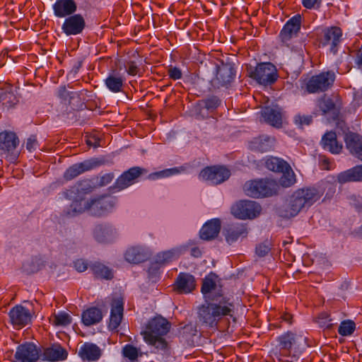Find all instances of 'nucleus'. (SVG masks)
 Masks as SVG:
<instances>
[{
    "instance_id": "obj_29",
    "label": "nucleus",
    "mask_w": 362,
    "mask_h": 362,
    "mask_svg": "<svg viewBox=\"0 0 362 362\" xmlns=\"http://www.w3.org/2000/svg\"><path fill=\"white\" fill-rule=\"evenodd\" d=\"M337 181L341 184L362 181V165H356L339 173L337 175Z\"/></svg>"
},
{
    "instance_id": "obj_14",
    "label": "nucleus",
    "mask_w": 362,
    "mask_h": 362,
    "mask_svg": "<svg viewBox=\"0 0 362 362\" xmlns=\"http://www.w3.org/2000/svg\"><path fill=\"white\" fill-rule=\"evenodd\" d=\"M344 140L349 153L362 161V136L357 133L349 132L345 134Z\"/></svg>"
},
{
    "instance_id": "obj_23",
    "label": "nucleus",
    "mask_w": 362,
    "mask_h": 362,
    "mask_svg": "<svg viewBox=\"0 0 362 362\" xmlns=\"http://www.w3.org/2000/svg\"><path fill=\"white\" fill-rule=\"evenodd\" d=\"M132 185V182L124 171L116 179L114 184L107 189V193L100 195L98 199L94 202L100 201L107 197H110L111 194L124 190Z\"/></svg>"
},
{
    "instance_id": "obj_44",
    "label": "nucleus",
    "mask_w": 362,
    "mask_h": 362,
    "mask_svg": "<svg viewBox=\"0 0 362 362\" xmlns=\"http://www.w3.org/2000/svg\"><path fill=\"white\" fill-rule=\"evenodd\" d=\"M356 329V325L352 320L343 321L339 328L338 332L341 336H349L353 334Z\"/></svg>"
},
{
    "instance_id": "obj_46",
    "label": "nucleus",
    "mask_w": 362,
    "mask_h": 362,
    "mask_svg": "<svg viewBox=\"0 0 362 362\" xmlns=\"http://www.w3.org/2000/svg\"><path fill=\"white\" fill-rule=\"evenodd\" d=\"M301 24V16L297 14L289 19L287 23L284 25L286 30L288 29L292 31L294 34L297 35L300 31Z\"/></svg>"
},
{
    "instance_id": "obj_64",
    "label": "nucleus",
    "mask_w": 362,
    "mask_h": 362,
    "mask_svg": "<svg viewBox=\"0 0 362 362\" xmlns=\"http://www.w3.org/2000/svg\"><path fill=\"white\" fill-rule=\"evenodd\" d=\"M356 63L359 68H362V45L357 52Z\"/></svg>"
},
{
    "instance_id": "obj_13",
    "label": "nucleus",
    "mask_w": 362,
    "mask_h": 362,
    "mask_svg": "<svg viewBox=\"0 0 362 362\" xmlns=\"http://www.w3.org/2000/svg\"><path fill=\"white\" fill-rule=\"evenodd\" d=\"M86 22L81 14H74L65 19L62 29L67 35H76L83 30Z\"/></svg>"
},
{
    "instance_id": "obj_61",
    "label": "nucleus",
    "mask_w": 362,
    "mask_h": 362,
    "mask_svg": "<svg viewBox=\"0 0 362 362\" xmlns=\"http://www.w3.org/2000/svg\"><path fill=\"white\" fill-rule=\"evenodd\" d=\"M329 317L327 313L320 314L318 322L321 324L322 326L329 328L332 324L330 322L331 320H329Z\"/></svg>"
},
{
    "instance_id": "obj_10",
    "label": "nucleus",
    "mask_w": 362,
    "mask_h": 362,
    "mask_svg": "<svg viewBox=\"0 0 362 362\" xmlns=\"http://www.w3.org/2000/svg\"><path fill=\"white\" fill-rule=\"evenodd\" d=\"M342 31L340 28L333 26L322 30L320 43L322 46H330V51L334 54L337 52V46L341 41Z\"/></svg>"
},
{
    "instance_id": "obj_11",
    "label": "nucleus",
    "mask_w": 362,
    "mask_h": 362,
    "mask_svg": "<svg viewBox=\"0 0 362 362\" xmlns=\"http://www.w3.org/2000/svg\"><path fill=\"white\" fill-rule=\"evenodd\" d=\"M39 358V350L33 343H25L17 347L13 362H35Z\"/></svg>"
},
{
    "instance_id": "obj_55",
    "label": "nucleus",
    "mask_w": 362,
    "mask_h": 362,
    "mask_svg": "<svg viewBox=\"0 0 362 362\" xmlns=\"http://www.w3.org/2000/svg\"><path fill=\"white\" fill-rule=\"evenodd\" d=\"M292 31L288 29L286 30V27L284 26L279 34V38L283 43H287L293 37L296 36Z\"/></svg>"
},
{
    "instance_id": "obj_63",
    "label": "nucleus",
    "mask_w": 362,
    "mask_h": 362,
    "mask_svg": "<svg viewBox=\"0 0 362 362\" xmlns=\"http://www.w3.org/2000/svg\"><path fill=\"white\" fill-rule=\"evenodd\" d=\"M86 142L89 146H93L96 148L100 146V140L94 136L87 137Z\"/></svg>"
},
{
    "instance_id": "obj_22",
    "label": "nucleus",
    "mask_w": 362,
    "mask_h": 362,
    "mask_svg": "<svg viewBox=\"0 0 362 362\" xmlns=\"http://www.w3.org/2000/svg\"><path fill=\"white\" fill-rule=\"evenodd\" d=\"M54 15L59 18L70 16L75 13L77 5L74 0H57L53 5Z\"/></svg>"
},
{
    "instance_id": "obj_47",
    "label": "nucleus",
    "mask_w": 362,
    "mask_h": 362,
    "mask_svg": "<svg viewBox=\"0 0 362 362\" xmlns=\"http://www.w3.org/2000/svg\"><path fill=\"white\" fill-rule=\"evenodd\" d=\"M86 212V205H68L64 210V215L66 217H76Z\"/></svg>"
},
{
    "instance_id": "obj_9",
    "label": "nucleus",
    "mask_w": 362,
    "mask_h": 362,
    "mask_svg": "<svg viewBox=\"0 0 362 362\" xmlns=\"http://www.w3.org/2000/svg\"><path fill=\"white\" fill-rule=\"evenodd\" d=\"M235 71L234 64L232 63H224L221 62L216 67V76L214 79L217 86L227 87L234 80Z\"/></svg>"
},
{
    "instance_id": "obj_43",
    "label": "nucleus",
    "mask_w": 362,
    "mask_h": 362,
    "mask_svg": "<svg viewBox=\"0 0 362 362\" xmlns=\"http://www.w3.org/2000/svg\"><path fill=\"white\" fill-rule=\"evenodd\" d=\"M71 322V317L66 312H60L53 315V323L56 326H67Z\"/></svg>"
},
{
    "instance_id": "obj_19",
    "label": "nucleus",
    "mask_w": 362,
    "mask_h": 362,
    "mask_svg": "<svg viewBox=\"0 0 362 362\" xmlns=\"http://www.w3.org/2000/svg\"><path fill=\"white\" fill-rule=\"evenodd\" d=\"M9 317L13 325L23 327L31 320V314L29 310L22 305L13 307L9 312Z\"/></svg>"
},
{
    "instance_id": "obj_30",
    "label": "nucleus",
    "mask_w": 362,
    "mask_h": 362,
    "mask_svg": "<svg viewBox=\"0 0 362 362\" xmlns=\"http://www.w3.org/2000/svg\"><path fill=\"white\" fill-rule=\"evenodd\" d=\"M79 356L83 360L97 361L101 356L100 349L95 344L85 343L79 350Z\"/></svg>"
},
{
    "instance_id": "obj_24",
    "label": "nucleus",
    "mask_w": 362,
    "mask_h": 362,
    "mask_svg": "<svg viewBox=\"0 0 362 362\" xmlns=\"http://www.w3.org/2000/svg\"><path fill=\"white\" fill-rule=\"evenodd\" d=\"M124 303L120 299L114 300L112 303L108 327L113 331L118 328L123 317Z\"/></svg>"
},
{
    "instance_id": "obj_42",
    "label": "nucleus",
    "mask_w": 362,
    "mask_h": 362,
    "mask_svg": "<svg viewBox=\"0 0 362 362\" xmlns=\"http://www.w3.org/2000/svg\"><path fill=\"white\" fill-rule=\"evenodd\" d=\"M179 173L180 170L177 168H169L158 172L150 173L148 175L147 178L150 180H156L163 177H167L173 175L177 174Z\"/></svg>"
},
{
    "instance_id": "obj_28",
    "label": "nucleus",
    "mask_w": 362,
    "mask_h": 362,
    "mask_svg": "<svg viewBox=\"0 0 362 362\" xmlns=\"http://www.w3.org/2000/svg\"><path fill=\"white\" fill-rule=\"evenodd\" d=\"M322 145L323 148L332 153H339L343 148L341 143L337 141V134L334 132H327L322 137Z\"/></svg>"
},
{
    "instance_id": "obj_15",
    "label": "nucleus",
    "mask_w": 362,
    "mask_h": 362,
    "mask_svg": "<svg viewBox=\"0 0 362 362\" xmlns=\"http://www.w3.org/2000/svg\"><path fill=\"white\" fill-rule=\"evenodd\" d=\"M262 211L261 205H232L231 214L237 218L252 219L258 216Z\"/></svg>"
},
{
    "instance_id": "obj_58",
    "label": "nucleus",
    "mask_w": 362,
    "mask_h": 362,
    "mask_svg": "<svg viewBox=\"0 0 362 362\" xmlns=\"http://www.w3.org/2000/svg\"><path fill=\"white\" fill-rule=\"evenodd\" d=\"M74 265L75 269L78 272H83L88 267V262L85 259H78L76 260L74 262Z\"/></svg>"
},
{
    "instance_id": "obj_27",
    "label": "nucleus",
    "mask_w": 362,
    "mask_h": 362,
    "mask_svg": "<svg viewBox=\"0 0 362 362\" xmlns=\"http://www.w3.org/2000/svg\"><path fill=\"white\" fill-rule=\"evenodd\" d=\"M175 286L180 293H189L195 288L196 281L192 274L180 273L175 281Z\"/></svg>"
},
{
    "instance_id": "obj_60",
    "label": "nucleus",
    "mask_w": 362,
    "mask_h": 362,
    "mask_svg": "<svg viewBox=\"0 0 362 362\" xmlns=\"http://www.w3.org/2000/svg\"><path fill=\"white\" fill-rule=\"evenodd\" d=\"M188 243H192V245L191 246H189L187 248V250L188 249H190V254L192 257H194L195 258L200 257L202 255V252L201 249L199 247L196 246L195 243L193 241L190 240Z\"/></svg>"
},
{
    "instance_id": "obj_17",
    "label": "nucleus",
    "mask_w": 362,
    "mask_h": 362,
    "mask_svg": "<svg viewBox=\"0 0 362 362\" xmlns=\"http://www.w3.org/2000/svg\"><path fill=\"white\" fill-rule=\"evenodd\" d=\"M170 324L164 317L161 316L156 317L151 320L147 326L146 330L142 334H155V335H165L170 330Z\"/></svg>"
},
{
    "instance_id": "obj_56",
    "label": "nucleus",
    "mask_w": 362,
    "mask_h": 362,
    "mask_svg": "<svg viewBox=\"0 0 362 362\" xmlns=\"http://www.w3.org/2000/svg\"><path fill=\"white\" fill-rule=\"evenodd\" d=\"M115 177L113 173H105L100 177L98 185L99 187H104L112 182Z\"/></svg>"
},
{
    "instance_id": "obj_51",
    "label": "nucleus",
    "mask_w": 362,
    "mask_h": 362,
    "mask_svg": "<svg viewBox=\"0 0 362 362\" xmlns=\"http://www.w3.org/2000/svg\"><path fill=\"white\" fill-rule=\"evenodd\" d=\"M122 354L132 361L137 359L139 356L138 349L132 344H126L122 349Z\"/></svg>"
},
{
    "instance_id": "obj_57",
    "label": "nucleus",
    "mask_w": 362,
    "mask_h": 362,
    "mask_svg": "<svg viewBox=\"0 0 362 362\" xmlns=\"http://www.w3.org/2000/svg\"><path fill=\"white\" fill-rule=\"evenodd\" d=\"M168 73L169 77L173 80H178L182 76L181 70L175 66H170L168 70Z\"/></svg>"
},
{
    "instance_id": "obj_20",
    "label": "nucleus",
    "mask_w": 362,
    "mask_h": 362,
    "mask_svg": "<svg viewBox=\"0 0 362 362\" xmlns=\"http://www.w3.org/2000/svg\"><path fill=\"white\" fill-rule=\"evenodd\" d=\"M151 254L148 250L142 247H132L124 255L125 259L132 264H139L148 260Z\"/></svg>"
},
{
    "instance_id": "obj_4",
    "label": "nucleus",
    "mask_w": 362,
    "mask_h": 362,
    "mask_svg": "<svg viewBox=\"0 0 362 362\" xmlns=\"http://www.w3.org/2000/svg\"><path fill=\"white\" fill-rule=\"evenodd\" d=\"M107 163V161L103 158H93L85 160L69 167L64 173L63 178L66 181H71L81 174L105 165Z\"/></svg>"
},
{
    "instance_id": "obj_6",
    "label": "nucleus",
    "mask_w": 362,
    "mask_h": 362,
    "mask_svg": "<svg viewBox=\"0 0 362 362\" xmlns=\"http://www.w3.org/2000/svg\"><path fill=\"white\" fill-rule=\"evenodd\" d=\"M230 176V171L223 165L207 166L202 169L199 174V177L203 180L208 181L214 185H220Z\"/></svg>"
},
{
    "instance_id": "obj_8",
    "label": "nucleus",
    "mask_w": 362,
    "mask_h": 362,
    "mask_svg": "<svg viewBox=\"0 0 362 362\" xmlns=\"http://www.w3.org/2000/svg\"><path fill=\"white\" fill-rule=\"evenodd\" d=\"M248 228L245 223H228L223 226L222 235L229 245L238 241L240 238H245L247 236Z\"/></svg>"
},
{
    "instance_id": "obj_3",
    "label": "nucleus",
    "mask_w": 362,
    "mask_h": 362,
    "mask_svg": "<svg viewBox=\"0 0 362 362\" xmlns=\"http://www.w3.org/2000/svg\"><path fill=\"white\" fill-rule=\"evenodd\" d=\"M247 72L251 78L264 86L274 83L279 77L276 66L270 62L259 63L255 68L250 66Z\"/></svg>"
},
{
    "instance_id": "obj_21",
    "label": "nucleus",
    "mask_w": 362,
    "mask_h": 362,
    "mask_svg": "<svg viewBox=\"0 0 362 362\" xmlns=\"http://www.w3.org/2000/svg\"><path fill=\"white\" fill-rule=\"evenodd\" d=\"M262 116L264 121L272 127H282V111L279 107H266L262 110Z\"/></svg>"
},
{
    "instance_id": "obj_12",
    "label": "nucleus",
    "mask_w": 362,
    "mask_h": 362,
    "mask_svg": "<svg viewBox=\"0 0 362 362\" xmlns=\"http://www.w3.org/2000/svg\"><path fill=\"white\" fill-rule=\"evenodd\" d=\"M94 239L100 243H110L117 238V230L109 224L96 225L93 230Z\"/></svg>"
},
{
    "instance_id": "obj_33",
    "label": "nucleus",
    "mask_w": 362,
    "mask_h": 362,
    "mask_svg": "<svg viewBox=\"0 0 362 362\" xmlns=\"http://www.w3.org/2000/svg\"><path fill=\"white\" fill-rule=\"evenodd\" d=\"M124 78L122 76L110 74L105 80L106 87L112 93H117L123 91Z\"/></svg>"
},
{
    "instance_id": "obj_26",
    "label": "nucleus",
    "mask_w": 362,
    "mask_h": 362,
    "mask_svg": "<svg viewBox=\"0 0 362 362\" xmlns=\"http://www.w3.org/2000/svg\"><path fill=\"white\" fill-rule=\"evenodd\" d=\"M19 144L14 132L4 131L0 133V150L4 153H12Z\"/></svg>"
},
{
    "instance_id": "obj_37",
    "label": "nucleus",
    "mask_w": 362,
    "mask_h": 362,
    "mask_svg": "<svg viewBox=\"0 0 362 362\" xmlns=\"http://www.w3.org/2000/svg\"><path fill=\"white\" fill-rule=\"evenodd\" d=\"M163 335L145 334L144 339L146 343L154 346L158 351H165L168 349V343Z\"/></svg>"
},
{
    "instance_id": "obj_48",
    "label": "nucleus",
    "mask_w": 362,
    "mask_h": 362,
    "mask_svg": "<svg viewBox=\"0 0 362 362\" xmlns=\"http://www.w3.org/2000/svg\"><path fill=\"white\" fill-rule=\"evenodd\" d=\"M129 177L130 180L132 182L133 185L136 182L138 178L148 173V170L145 168L135 166L130 168L127 170L125 171Z\"/></svg>"
},
{
    "instance_id": "obj_7",
    "label": "nucleus",
    "mask_w": 362,
    "mask_h": 362,
    "mask_svg": "<svg viewBox=\"0 0 362 362\" xmlns=\"http://www.w3.org/2000/svg\"><path fill=\"white\" fill-rule=\"evenodd\" d=\"M95 187L92 185L91 180L88 179L78 181L63 192L64 197L72 202H81L85 199L88 194L91 193Z\"/></svg>"
},
{
    "instance_id": "obj_36",
    "label": "nucleus",
    "mask_w": 362,
    "mask_h": 362,
    "mask_svg": "<svg viewBox=\"0 0 362 362\" xmlns=\"http://www.w3.org/2000/svg\"><path fill=\"white\" fill-rule=\"evenodd\" d=\"M114 205H86V213L95 217L107 216L113 210Z\"/></svg>"
},
{
    "instance_id": "obj_5",
    "label": "nucleus",
    "mask_w": 362,
    "mask_h": 362,
    "mask_svg": "<svg viewBox=\"0 0 362 362\" xmlns=\"http://www.w3.org/2000/svg\"><path fill=\"white\" fill-rule=\"evenodd\" d=\"M335 74L332 71L322 72L312 76L306 84V89L310 93L324 92L334 83Z\"/></svg>"
},
{
    "instance_id": "obj_52",
    "label": "nucleus",
    "mask_w": 362,
    "mask_h": 362,
    "mask_svg": "<svg viewBox=\"0 0 362 362\" xmlns=\"http://www.w3.org/2000/svg\"><path fill=\"white\" fill-rule=\"evenodd\" d=\"M160 265V264L156 260L155 262L151 264L148 269V276L152 281L155 282L157 281L159 274Z\"/></svg>"
},
{
    "instance_id": "obj_39",
    "label": "nucleus",
    "mask_w": 362,
    "mask_h": 362,
    "mask_svg": "<svg viewBox=\"0 0 362 362\" xmlns=\"http://www.w3.org/2000/svg\"><path fill=\"white\" fill-rule=\"evenodd\" d=\"M288 163L283 159L272 157L266 160V167L272 171L281 173Z\"/></svg>"
},
{
    "instance_id": "obj_34",
    "label": "nucleus",
    "mask_w": 362,
    "mask_h": 362,
    "mask_svg": "<svg viewBox=\"0 0 362 362\" xmlns=\"http://www.w3.org/2000/svg\"><path fill=\"white\" fill-rule=\"evenodd\" d=\"M89 267L93 275L98 279L110 280L113 278L112 270L100 262H93Z\"/></svg>"
},
{
    "instance_id": "obj_45",
    "label": "nucleus",
    "mask_w": 362,
    "mask_h": 362,
    "mask_svg": "<svg viewBox=\"0 0 362 362\" xmlns=\"http://www.w3.org/2000/svg\"><path fill=\"white\" fill-rule=\"evenodd\" d=\"M279 341L281 349L290 350L296 343L295 335L291 332H288L279 337Z\"/></svg>"
},
{
    "instance_id": "obj_31",
    "label": "nucleus",
    "mask_w": 362,
    "mask_h": 362,
    "mask_svg": "<svg viewBox=\"0 0 362 362\" xmlns=\"http://www.w3.org/2000/svg\"><path fill=\"white\" fill-rule=\"evenodd\" d=\"M82 322L86 326H91L99 323L103 319V313L100 309L91 307L82 313Z\"/></svg>"
},
{
    "instance_id": "obj_35",
    "label": "nucleus",
    "mask_w": 362,
    "mask_h": 362,
    "mask_svg": "<svg viewBox=\"0 0 362 362\" xmlns=\"http://www.w3.org/2000/svg\"><path fill=\"white\" fill-rule=\"evenodd\" d=\"M67 353L61 346H52L45 349L43 358L49 361L64 360L66 358Z\"/></svg>"
},
{
    "instance_id": "obj_54",
    "label": "nucleus",
    "mask_w": 362,
    "mask_h": 362,
    "mask_svg": "<svg viewBox=\"0 0 362 362\" xmlns=\"http://www.w3.org/2000/svg\"><path fill=\"white\" fill-rule=\"evenodd\" d=\"M44 266V262L41 257H35L31 259L30 272L32 273L39 271Z\"/></svg>"
},
{
    "instance_id": "obj_38",
    "label": "nucleus",
    "mask_w": 362,
    "mask_h": 362,
    "mask_svg": "<svg viewBox=\"0 0 362 362\" xmlns=\"http://www.w3.org/2000/svg\"><path fill=\"white\" fill-rule=\"evenodd\" d=\"M281 173H283L279 180V183L281 186L288 187L296 182L295 174L289 164H288Z\"/></svg>"
},
{
    "instance_id": "obj_18",
    "label": "nucleus",
    "mask_w": 362,
    "mask_h": 362,
    "mask_svg": "<svg viewBox=\"0 0 362 362\" xmlns=\"http://www.w3.org/2000/svg\"><path fill=\"white\" fill-rule=\"evenodd\" d=\"M322 196V194L315 188L300 189L292 195L293 202L297 204H308L316 202Z\"/></svg>"
},
{
    "instance_id": "obj_53",
    "label": "nucleus",
    "mask_w": 362,
    "mask_h": 362,
    "mask_svg": "<svg viewBox=\"0 0 362 362\" xmlns=\"http://www.w3.org/2000/svg\"><path fill=\"white\" fill-rule=\"evenodd\" d=\"M271 250V245L268 240L257 245L255 252L260 257H265Z\"/></svg>"
},
{
    "instance_id": "obj_2",
    "label": "nucleus",
    "mask_w": 362,
    "mask_h": 362,
    "mask_svg": "<svg viewBox=\"0 0 362 362\" xmlns=\"http://www.w3.org/2000/svg\"><path fill=\"white\" fill-rule=\"evenodd\" d=\"M243 188L248 197L262 199L276 195L279 185L273 179L262 178L247 181Z\"/></svg>"
},
{
    "instance_id": "obj_25",
    "label": "nucleus",
    "mask_w": 362,
    "mask_h": 362,
    "mask_svg": "<svg viewBox=\"0 0 362 362\" xmlns=\"http://www.w3.org/2000/svg\"><path fill=\"white\" fill-rule=\"evenodd\" d=\"M192 245V243H187L185 245L160 252L157 255L156 260L160 264L168 263L178 258L182 254L187 251V248Z\"/></svg>"
},
{
    "instance_id": "obj_49",
    "label": "nucleus",
    "mask_w": 362,
    "mask_h": 362,
    "mask_svg": "<svg viewBox=\"0 0 362 362\" xmlns=\"http://www.w3.org/2000/svg\"><path fill=\"white\" fill-rule=\"evenodd\" d=\"M293 122L299 128H303L305 125H310L313 122V116L299 113L294 116Z\"/></svg>"
},
{
    "instance_id": "obj_50",
    "label": "nucleus",
    "mask_w": 362,
    "mask_h": 362,
    "mask_svg": "<svg viewBox=\"0 0 362 362\" xmlns=\"http://www.w3.org/2000/svg\"><path fill=\"white\" fill-rule=\"evenodd\" d=\"M7 90L6 92L3 93L4 97H2L3 100H7L5 103L6 105L8 107H13L18 103V100L12 93V86L11 85L6 86Z\"/></svg>"
},
{
    "instance_id": "obj_40",
    "label": "nucleus",
    "mask_w": 362,
    "mask_h": 362,
    "mask_svg": "<svg viewBox=\"0 0 362 362\" xmlns=\"http://www.w3.org/2000/svg\"><path fill=\"white\" fill-rule=\"evenodd\" d=\"M317 105L323 114H327V112L334 110L336 108V104L334 100L327 95H324L318 100Z\"/></svg>"
},
{
    "instance_id": "obj_41",
    "label": "nucleus",
    "mask_w": 362,
    "mask_h": 362,
    "mask_svg": "<svg viewBox=\"0 0 362 362\" xmlns=\"http://www.w3.org/2000/svg\"><path fill=\"white\" fill-rule=\"evenodd\" d=\"M221 103L219 98L217 96H211L206 99L202 100L199 103V106L201 108H204L207 110L212 111L216 109Z\"/></svg>"
},
{
    "instance_id": "obj_32",
    "label": "nucleus",
    "mask_w": 362,
    "mask_h": 362,
    "mask_svg": "<svg viewBox=\"0 0 362 362\" xmlns=\"http://www.w3.org/2000/svg\"><path fill=\"white\" fill-rule=\"evenodd\" d=\"M305 206V205H277L275 212L284 219H290L297 216Z\"/></svg>"
},
{
    "instance_id": "obj_62",
    "label": "nucleus",
    "mask_w": 362,
    "mask_h": 362,
    "mask_svg": "<svg viewBox=\"0 0 362 362\" xmlns=\"http://www.w3.org/2000/svg\"><path fill=\"white\" fill-rule=\"evenodd\" d=\"M37 145V141L36 139V136L34 135L30 136L26 143V148L31 151L33 150H35Z\"/></svg>"
},
{
    "instance_id": "obj_1",
    "label": "nucleus",
    "mask_w": 362,
    "mask_h": 362,
    "mask_svg": "<svg viewBox=\"0 0 362 362\" xmlns=\"http://www.w3.org/2000/svg\"><path fill=\"white\" fill-rule=\"evenodd\" d=\"M218 276L211 272L202 281V293L206 298V303L199 308L198 315L200 321L211 327L224 316H233V305L230 299L223 296L222 291L217 288Z\"/></svg>"
},
{
    "instance_id": "obj_59",
    "label": "nucleus",
    "mask_w": 362,
    "mask_h": 362,
    "mask_svg": "<svg viewBox=\"0 0 362 362\" xmlns=\"http://www.w3.org/2000/svg\"><path fill=\"white\" fill-rule=\"evenodd\" d=\"M139 71V67L134 61H129L127 63V72L131 76H136Z\"/></svg>"
},
{
    "instance_id": "obj_16",
    "label": "nucleus",
    "mask_w": 362,
    "mask_h": 362,
    "mask_svg": "<svg viewBox=\"0 0 362 362\" xmlns=\"http://www.w3.org/2000/svg\"><path fill=\"white\" fill-rule=\"evenodd\" d=\"M221 228V220L218 218H212L203 225L199 230V237L203 240H213L218 237Z\"/></svg>"
}]
</instances>
